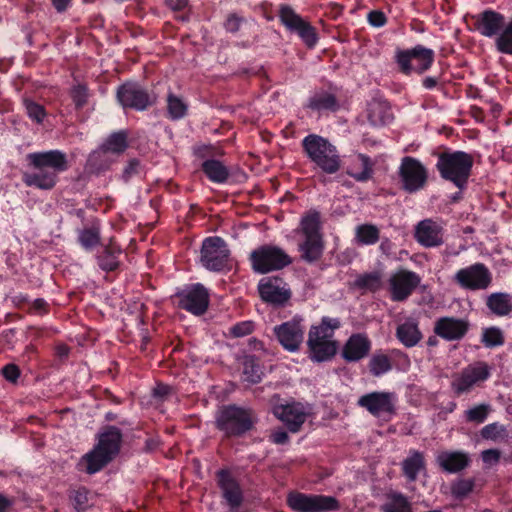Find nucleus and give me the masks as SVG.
<instances>
[{
  "mask_svg": "<svg viewBox=\"0 0 512 512\" xmlns=\"http://www.w3.org/2000/svg\"><path fill=\"white\" fill-rule=\"evenodd\" d=\"M368 368L373 376H382L392 369L391 359L381 351L375 352L369 360Z\"/></svg>",
  "mask_w": 512,
  "mask_h": 512,
  "instance_id": "a18cd8bd",
  "label": "nucleus"
},
{
  "mask_svg": "<svg viewBox=\"0 0 512 512\" xmlns=\"http://www.w3.org/2000/svg\"><path fill=\"white\" fill-rule=\"evenodd\" d=\"M217 486L221 490L222 498L229 506V512H239L243 504L244 494L239 481L228 469H220L216 472Z\"/></svg>",
  "mask_w": 512,
  "mask_h": 512,
  "instance_id": "4468645a",
  "label": "nucleus"
},
{
  "mask_svg": "<svg viewBox=\"0 0 512 512\" xmlns=\"http://www.w3.org/2000/svg\"><path fill=\"white\" fill-rule=\"evenodd\" d=\"M27 160L38 171L25 172L22 180L26 186L42 190L52 189L58 181V174L69 167L66 153L60 150L30 153Z\"/></svg>",
  "mask_w": 512,
  "mask_h": 512,
  "instance_id": "f257e3e1",
  "label": "nucleus"
},
{
  "mask_svg": "<svg viewBox=\"0 0 512 512\" xmlns=\"http://www.w3.org/2000/svg\"><path fill=\"white\" fill-rule=\"evenodd\" d=\"M273 414L292 433L298 432L307 419L305 408L299 402L276 405Z\"/></svg>",
  "mask_w": 512,
  "mask_h": 512,
  "instance_id": "412c9836",
  "label": "nucleus"
},
{
  "mask_svg": "<svg viewBox=\"0 0 512 512\" xmlns=\"http://www.w3.org/2000/svg\"><path fill=\"white\" fill-rule=\"evenodd\" d=\"M473 30L487 38H496L499 32L504 28L506 17L491 8L473 15Z\"/></svg>",
  "mask_w": 512,
  "mask_h": 512,
  "instance_id": "aec40b11",
  "label": "nucleus"
},
{
  "mask_svg": "<svg viewBox=\"0 0 512 512\" xmlns=\"http://www.w3.org/2000/svg\"><path fill=\"white\" fill-rule=\"evenodd\" d=\"M475 486L474 479H457L451 484V494L457 500L465 499Z\"/></svg>",
  "mask_w": 512,
  "mask_h": 512,
  "instance_id": "603ef678",
  "label": "nucleus"
},
{
  "mask_svg": "<svg viewBox=\"0 0 512 512\" xmlns=\"http://www.w3.org/2000/svg\"><path fill=\"white\" fill-rule=\"evenodd\" d=\"M480 435L484 440H491L497 442L504 440L508 437V430L505 425L499 422H493L485 425L480 430Z\"/></svg>",
  "mask_w": 512,
  "mask_h": 512,
  "instance_id": "3c124183",
  "label": "nucleus"
},
{
  "mask_svg": "<svg viewBox=\"0 0 512 512\" xmlns=\"http://www.w3.org/2000/svg\"><path fill=\"white\" fill-rule=\"evenodd\" d=\"M401 470L408 482H415L420 473H426L424 454L417 450H410L409 456L401 463Z\"/></svg>",
  "mask_w": 512,
  "mask_h": 512,
  "instance_id": "c756f323",
  "label": "nucleus"
},
{
  "mask_svg": "<svg viewBox=\"0 0 512 512\" xmlns=\"http://www.w3.org/2000/svg\"><path fill=\"white\" fill-rule=\"evenodd\" d=\"M172 300L178 308L201 316L208 310L210 293L202 283H191L178 288Z\"/></svg>",
  "mask_w": 512,
  "mask_h": 512,
  "instance_id": "0eeeda50",
  "label": "nucleus"
},
{
  "mask_svg": "<svg viewBox=\"0 0 512 512\" xmlns=\"http://www.w3.org/2000/svg\"><path fill=\"white\" fill-rule=\"evenodd\" d=\"M273 331L282 347L289 352L297 351L304 340L305 327L297 316L275 326Z\"/></svg>",
  "mask_w": 512,
  "mask_h": 512,
  "instance_id": "f3484780",
  "label": "nucleus"
},
{
  "mask_svg": "<svg viewBox=\"0 0 512 512\" xmlns=\"http://www.w3.org/2000/svg\"><path fill=\"white\" fill-rule=\"evenodd\" d=\"M201 171L212 183L223 184L230 177V171L223 162L217 159H206L201 164Z\"/></svg>",
  "mask_w": 512,
  "mask_h": 512,
  "instance_id": "2f4dec72",
  "label": "nucleus"
},
{
  "mask_svg": "<svg viewBox=\"0 0 512 512\" xmlns=\"http://www.w3.org/2000/svg\"><path fill=\"white\" fill-rule=\"evenodd\" d=\"M442 228L435 221L425 219L420 221L415 229V238L425 247H436L442 244Z\"/></svg>",
  "mask_w": 512,
  "mask_h": 512,
  "instance_id": "cd10ccee",
  "label": "nucleus"
},
{
  "mask_svg": "<svg viewBox=\"0 0 512 512\" xmlns=\"http://www.w3.org/2000/svg\"><path fill=\"white\" fill-rule=\"evenodd\" d=\"M496 50L505 55H512V18L495 38Z\"/></svg>",
  "mask_w": 512,
  "mask_h": 512,
  "instance_id": "de8ad7c7",
  "label": "nucleus"
},
{
  "mask_svg": "<svg viewBox=\"0 0 512 512\" xmlns=\"http://www.w3.org/2000/svg\"><path fill=\"white\" fill-rule=\"evenodd\" d=\"M69 354L70 347L68 345L60 343L55 346V356L58 357L61 361L66 360Z\"/></svg>",
  "mask_w": 512,
  "mask_h": 512,
  "instance_id": "774afa93",
  "label": "nucleus"
},
{
  "mask_svg": "<svg viewBox=\"0 0 512 512\" xmlns=\"http://www.w3.org/2000/svg\"><path fill=\"white\" fill-rule=\"evenodd\" d=\"M167 118L172 121L183 119L188 113V104L180 97L169 91L166 97Z\"/></svg>",
  "mask_w": 512,
  "mask_h": 512,
  "instance_id": "58836bf2",
  "label": "nucleus"
},
{
  "mask_svg": "<svg viewBox=\"0 0 512 512\" xmlns=\"http://www.w3.org/2000/svg\"><path fill=\"white\" fill-rule=\"evenodd\" d=\"M367 21L371 26L380 28L387 23V17L381 10H372L367 15Z\"/></svg>",
  "mask_w": 512,
  "mask_h": 512,
  "instance_id": "680f3d73",
  "label": "nucleus"
},
{
  "mask_svg": "<svg viewBox=\"0 0 512 512\" xmlns=\"http://www.w3.org/2000/svg\"><path fill=\"white\" fill-rule=\"evenodd\" d=\"M396 395L393 392L374 391L362 395L358 399V405L365 408L371 415H393L396 412Z\"/></svg>",
  "mask_w": 512,
  "mask_h": 512,
  "instance_id": "dca6fc26",
  "label": "nucleus"
},
{
  "mask_svg": "<svg viewBox=\"0 0 512 512\" xmlns=\"http://www.w3.org/2000/svg\"><path fill=\"white\" fill-rule=\"evenodd\" d=\"M22 104L29 119L36 124H42L47 116L45 107L29 97L22 98Z\"/></svg>",
  "mask_w": 512,
  "mask_h": 512,
  "instance_id": "8fccbe9b",
  "label": "nucleus"
},
{
  "mask_svg": "<svg viewBox=\"0 0 512 512\" xmlns=\"http://www.w3.org/2000/svg\"><path fill=\"white\" fill-rule=\"evenodd\" d=\"M245 21V18L238 15L237 13H230L227 15L223 26L227 32L234 34L240 30L242 24L245 23Z\"/></svg>",
  "mask_w": 512,
  "mask_h": 512,
  "instance_id": "bf43d9fd",
  "label": "nucleus"
},
{
  "mask_svg": "<svg viewBox=\"0 0 512 512\" xmlns=\"http://www.w3.org/2000/svg\"><path fill=\"white\" fill-rule=\"evenodd\" d=\"M481 457L484 463L493 464L499 462L501 452L498 449H487L482 452Z\"/></svg>",
  "mask_w": 512,
  "mask_h": 512,
  "instance_id": "69168bd1",
  "label": "nucleus"
},
{
  "mask_svg": "<svg viewBox=\"0 0 512 512\" xmlns=\"http://www.w3.org/2000/svg\"><path fill=\"white\" fill-rule=\"evenodd\" d=\"M492 412V406L488 403L474 405L463 412V421L468 424L481 425Z\"/></svg>",
  "mask_w": 512,
  "mask_h": 512,
  "instance_id": "79ce46f5",
  "label": "nucleus"
},
{
  "mask_svg": "<svg viewBox=\"0 0 512 512\" xmlns=\"http://www.w3.org/2000/svg\"><path fill=\"white\" fill-rule=\"evenodd\" d=\"M375 161L366 154L358 153L351 158L346 169V174L355 181L365 183L372 179L374 175Z\"/></svg>",
  "mask_w": 512,
  "mask_h": 512,
  "instance_id": "bb28decb",
  "label": "nucleus"
},
{
  "mask_svg": "<svg viewBox=\"0 0 512 512\" xmlns=\"http://www.w3.org/2000/svg\"><path fill=\"white\" fill-rule=\"evenodd\" d=\"M306 107L317 112H335L339 108V103L334 94L321 91L315 93L308 99Z\"/></svg>",
  "mask_w": 512,
  "mask_h": 512,
  "instance_id": "c9c22d12",
  "label": "nucleus"
},
{
  "mask_svg": "<svg viewBox=\"0 0 512 512\" xmlns=\"http://www.w3.org/2000/svg\"><path fill=\"white\" fill-rule=\"evenodd\" d=\"M355 238L361 245H374L380 239V230L374 224H361L356 227Z\"/></svg>",
  "mask_w": 512,
  "mask_h": 512,
  "instance_id": "c03bdc74",
  "label": "nucleus"
},
{
  "mask_svg": "<svg viewBox=\"0 0 512 512\" xmlns=\"http://www.w3.org/2000/svg\"><path fill=\"white\" fill-rule=\"evenodd\" d=\"M255 329V323L251 320L240 321L229 328L232 337L240 338L250 335Z\"/></svg>",
  "mask_w": 512,
  "mask_h": 512,
  "instance_id": "6e6d98bb",
  "label": "nucleus"
},
{
  "mask_svg": "<svg viewBox=\"0 0 512 512\" xmlns=\"http://www.w3.org/2000/svg\"><path fill=\"white\" fill-rule=\"evenodd\" d=\"M400 189L408 194H414L424 189L428 182V170L420 160L405 156L398 168Z\"/></svg>",
  "mask_w": 512,
  "mask_h": 512,
  "instance_id": "f8f14e48",
  "label": "nucleus"
},
{
  "mask_svg": "<svg viewBox=\"0 0 512 512\" xmlns=\"http://www.w3.org/2000/svg\"><path fill=\"white\" fill-rule=\"evenodd\" d=\"M116 98L123 109L145 111L156 105L158 96L138 82L127 81L118 86Z\"/></svg>",
  "mask_w": 512,
  "mask_h": 512,
  "instance_id": "1a4fd4ad",
  "label": "nucleus"
},
{
  "mask_svg": "<svg viewBox=\"0 0 512 512\" xmlns=\"http://www.w3.org/2000/svg\"><path fill=\"white\" fill-rule=\"evenodd\" d=\"M298 249L303 261L310 264L317 262L324 251L323 236H304L303 241L298 244Z\"/></svg>",
  "mask_w": 512,
  "mask_h": 512,
  "instance_id": "7c9ffc66",
  "label": "nucleus"
},
{
  "mask_svg": "<svg viewBox=\"0 0 512 512\" xmlns=\"http://www.w3.org/2000/svg\"><path fill=\"white\" fill-rule=\"evenodd\" d=\"M263 370L259 358L255 355H246L243 360V379L250 384L261 382Z\"/></svg>",
  "mask_w": 512,
  "mask_h": 512,
  "instance_id": "a19ab883",
  "label": "nucleus"
},
{
  "mask_svg": "<svg viewBox=\"0 0 512 512\" xmlns=\"http://www.w3.org/2000/svg\"><path fill=\"white\" fill-rule=\"evenodd\" d=\"M70 96L76 110H81L86 106L88 102L89 89L85 84L74 85L70 90Z\"/></svg>",
  "mask_w": 512,
  "mask_h": 512,
  "instance_id": "864d4df0",
  "label": "nucleus"
},
{
  "mask_svg": "<svg viewBox=\"0 0 512 512\" xmlns=\"http://www.w3.org/2000/svg\"><path fill=\"white\" fill-rule=\"evenodd\" d=\"M50 304L44 298H37L31 301L26 313L35 316H45L50 313Z\"/></svg>",
  "mask_w": 512,
  "mask_h": 512,
  "instance_id": "4d7b16f0",
  "label": "nucleus"
},
{
  "mask_svg": "<svg viewBox=\"0 0 512 512\" xmlns=\"http://www.w3.org/2000/svg\"><path fill=\"white\" fill-rule=\"evenodd\" d=\"M436 462L442 471L450 474L459 473L471 464L470 455L461 450L442 451L436 457Z\"/></svg>",
  "mask_w": 512,
  "mask_h": 512,
  "instance_id": "a878e982",
  "label": "nucleus"
},
{
  "mask_svg": "<svg viewBox=\"0 0 512 512\" xmlns=\"http://www.w3.org/2000/svg\"><path fill=\"white\" fill-rule=\"evenodd\" d=\"M249 260L253 271L260 274L281 270L292 263L291 257L282 248L268 244L254 249Z\"/></svg>",
  "mask_w": 512,
  "mask_h": 512,
  "instance_id": "9b49d317",
  "label": "nucleus"
},
{
  "mask_svg": "<svg viewBox=\"0 0 512 512\" xmlns=\"http://www.w3.org/2000/svg\"><path fill=\"white\" fill-rule=\"evenodd\" d=\"M354 287L364 291L376 292L382 287V275L379 271L360 274L354 281Z\"/></svg>",
  "mask_w": 512,
  "mask_h": 512,
  "instance_id": "37998d69",
  "label": "nucleus"
},
{
  "mask_svg": "<svg viewBox=\"0 0 512 512\" xmlns=\"http://www.w3.org/2000/svg\"><path fill=\"white\" fill-rule=\"evenodd\" d=\"M505 342V336L503 331L496 326L483 328L481 335V343L486 348H495L502 346Z\"/></svg>",
  "mask_w": 512,
  "mask_h": 512,
  "instance_id": "09e8293b",
  "label": "nucleus"
},
{
  "mask_svg": "<svg viewBox=\"0 0 512 512\" xmlns=\"http://www.w3.org/2000/svg\"><path fill=\"white\" fill-rule=\"evenodd\" d=\"M396 337L405 347L411 348L416 346L423 336L418 324L413 320H407L398 325Z\"/></svg>",
  "mask_w": 512,
  "mask_h": 512,
  "instance_id": "72a5a7b5",
  "label": "nucleus"
},
{
  "mask_svg": "<svg viewBox=\"0 0 512 512\" xmlns=\"http://www.w3.org/2000/svg\"><path fill=\"white\" fill-rule=\"evenodd\" d=\"M486 306L495 316H508L512 312V297L506 292L491 293L486 298Z\"/></svg>",
  "mask_w": 512,
  "mask_h": 512,
  "instance_id": "473e14b6",
  "label": "nucleus"
},
{
  "mask_svg": "<svg viewBox=\"0 0 512 512\" xmlns=\"http://www.w3.org/2000/svg\"><path fill=\"white\" fill-rule=\"evenodd\" d=\"M278 18L286 31L297 35L307 48L312 49L316 46L319 40L317 29L290 5H279Z\"/></svg>",
  "mask_w": 512,
  "mask_h": 512,
  "instance_id": "6e6552de",
  "label": "nucleus"
},
{
  "mask_svg": "<svg viewBox=\"0 0 512 512\" xmlns=\"http://www.w3.org/2000/svg\"><path fill=\"white\" fill-rule=\"evenodd\" d=\"M420 276L413 271L400 269L389 279L391 299L396 302L405 301L420 284Z\"/></svg>",
  "mask_w": 512,
  "mask_h": 512,
  "instance_id": "6ab92c4d",
  "label": "nucleus"
},
{
  "mask_svg": "<svg viewBox=\"0 0 512 512\" xmlns=\"http://www.w3.org/2000/svg\"><path fill=\"white\" fill-rule=\"evenodd\" d=\"M371 347L372 343L367 335L352 334L345 342L341 356L346 362H358L369 355Z\"/></svg>",
  "mask_w": 512,
  "mask_h": 512,
  "instance_id": "393cba45",
  "label": "nucleus"
},
{
  "mask_svg": "<svg viewBox=\"0 0 512 512\" xmlns=\"http://www.w3.org/2000/svg\"><path fill=\"white\" fill-rule=\"evenodd\" d=\"M287 506L294 512H335L341 507L334 496L323 494H306L291 491L287 494Z\"/></svg>",
  "mask_w": 512,
  "mask_h": 512,
  "instance_id": "9d476101",
  "label": "nucleus"
},
{
  "mask_svg": "<svg viewBox=\"0 0 512 512\" xmlns=\"http://www.w3.org/2000/svg\"><path fill=\"white\" fill-rule=\"evenodd\" d=\"M301 232L303 236H322L321 214L315 209H310L301 218Z\"/></svg>",
  "mask_w": 512,
  "mask_h": 512,
  "instance_id": "ea45409f",
  "label": "nucleus"
},
{
  "mask_svg": "<svg viewBox=\"0 0 512 512\" xmlns=\"http://www.w3.org/2000/svg\"><path fill=\"white\" fill-rule=\"evenodd\" d=\"M489 377V366L484 362H479L477 365H469L461 373L455 375L451 382V388L457 396H460L470 392L477 383L486 381Z\"/></svg>",
  "mask_w": 512,
  "mask_h": 512,
  "instance_id": "2eb2a0df",
  "label": "nucleus"
},
{
  "mask_svg": "<svg viewBox=\"0 0 512 512\" xmlns=\"http://www.w3.org/2000/svg\"><path fill=\"white\" fill-rule=\"evenodd\" d=\"M1 374L7 382L15 385L21 376V370L18 365L8 363L2 367Z\"/></svg>",
  "mask_w": 512,
  "mask_h": 512,
  "instance_id": "13d9d810",
  "label": "nucleus"
},
{
  "mask_svg": "<svg viewBox=\"0 0 512 512\" xmlns=\"http://www.w3.org/2000/svg\"><path fill=\"white\" fill-rule=\"evenodd\" d=\"M454 281L466 290H485L492 283V274L485 264L477 262L459 269L454 275Z\"/></svg>",
  "mask_w": 512,
  "mask_h": 512,
  "instance_id": "ddd939ff",
  "label": "nucleus"
},
{
  "mask_svg": "<svg viewBox=\"0 0 512 512\" xmlns=\"http://www.w3.org/2000/svg\"><path fill=\"white\" fill-rule=\"evenodd\" d=\"M89 491L86 487H79L71 496L74 508L78 512H84L89 507Z\"/></svg>",
  "mask_w": 512,
  "mask_h": 512,
  "instance_id": "5fc2aeb1",
  "label": "nucleus"
},
{
  "mask_svg": "<svg viewBox=\"0 0 512 512\" xmlns=\"http://www.w3.org/2000/svg\"><path fill=\"white\" fill-rule=\"evenodd\" d=\"M394 61L398 71L405 76H411L412 74L423 75L433 66L435 52L431 48L417 44L411 48L397 49Z\"/></svg>",
  "mask_w": 512,
  "mask_h": 512,
  "instance_id": "39448f33",
  "label": "nucleus"
},
{
  "mask_svg": "<svg viewBox=\"0 0 512 512\" xmlns=\"http://www.w3.org/2000/svg\"><path fill=\"white\" fill-rule=\"evenodd\" d=\"M128 137L127 130L112 132L101 144L100 149L104 153L122 154L129 147Z\"/></svg>",
  "mask_w": 512,
  "mask_h": 512,
  "instance_id": "f704fd0d",
  "label": "nucleus"
},
{
  "mask_svg": "<svg viewBox=\"0 0 512 512\" xmlns=\"http://www.w3.org/2000/svg\"><path fill=\"white\" fill-rule=\"evenodd\" d=\"M307 345L309 358L314 362H325L332 359L337 352V342L320 339L317 329H310Z\"/></svg>",
  "mask_w": 512,
  "mask_h": 512,
  "instance_id": "4be33fe9",
  "label": "nucleus"
},
{
  "mask_svg": "<svg viewBox=\"0 0 512 512\" xmlns=\"http://www.w3.org/2000/svg\"><path fill=\"white\" fill-rule=\"evenodd\" d=\"M122 441V431L116 426L106 425L98 433L95 446L111 459H114L121 450Z\"/></svg>",
  "mask_w": 512,
  "mask_h": 512,
  "instance_id": "5701e85b",
  "label": "nucleus"
},
{
  "mask_svg": "<svg viewBox=\"0 0 512 512\" xmlns=\"http://www.w3.org/2000/svg\"><path fill=\"white\" fill-rule=\"evenodd\" d=\"M112 460L113 459H111V457L107 456L105 453L98 450L96 446H94L90 452L86 453L82 457L81 461L86 464V473L92 475L101 471Z\"/></svg>",
  "mask_w": 512,
  "mask_h": 512,
  "instance_id": "4c0bfd02",
  "label": "nucleus"
},
{
  "mask_svg": "<svg viewBox=\"0 0 512 512\" xmlns=\"http://www.w3.org/2000/svg\"><path fill=\"white\" fill-rule=\"evenodd\" d=\"M271 442L277 445H284L289 442V436L283 429L275 430L270 436Z\"/></svg>",
  "mask_w": 512,
  "mask_h": 512,
  "instance_id": "338daca9",
  "label": "nucleus"
},
{
  "mask_svg": "<svg viewBox=\"0 0 512 512\" xmlns=\"http://www.w3.org/2000/svg\"><path fill=\"white\" fill-rule=\"evenodd\" d=\"M436 169L440 177L456 188L465 190L472 175L473 156L465 151L446 148L436 154Z\"/></svg>",
  "mask_w": 512,
  "mask_h": 512,
  "instance_id": "f03ea898",
  "label": "nucleus"
},
{
  "mask_svg": "<svg viewBox=\"0 0 512 512\" xmlns=\"http://www.w3.org/2000/svg\"><path fill=\"white\" fill-rule=\"evenodd\" d=\"M100 240V230L95 226L84 228L78 233V243L87 252L99 246Z\"/></svg>",
  "mask_w": 512,
  "mask_h": 512,
  "instance_id": "49530a36",
  "label": "nucleus"
},
{
  "mask_svg": "<svg viewBox=\"0 0 512 512\" xmlns=\"http://www.w3.org/2000/svg\"><path fill=\"white\" fill-rule=\"evenodd\" d=\"M31 301L32 300L30 299L29 295L25 293H17L12 296V302L14 305L17 308L24 310L25 312L27 307L30 306Z\"/></svg>",
  "mask_w": 512,
  "mask_h": 512,
  "instance_id": "0e129e2a",
  "label": "nucleus"
},
{
  "mask_svg": "<svg viewBox=\"0 0 512 512\" xmlns=\"http://www.w3.org/2000/svg\"><path fill=\"white\" fill-rule=\"evenodd\" d=\"M258 291L261 299L274 306H283L291 298L288 284L280 277H267L260 280Z\"/></svg>",
  "mask_w": 512,
  "mask_h": 512,
  "instance_id": "a211bd4d",
  "label": "nucleus"
},
{
  "mask_svg": "<svg viewBox=\"0 0 512 512\" xmlns=\"http://www.w3.org/2000/svg\"><path fill=\"white\" fill-rule=\"evenodd\" d=\"M258 419L251 408L228 404L216 415V428L226 438H241L255 428Z\"/></svg>",
  "mask_w": 512,
  "mask_h": 512,
  "instance_id": "7ed1b4c3",
  "label": "nucleus"
},
{
  "mask_svg": "<svg viewBox=\"0 0 512 512\" xmlns=\"http://www.w3.org/2000/svg\"><path fill=\"white\" fill-rule=\"evenodd\" d=\"M386 498L387 501L380 506L381 512H413L412 504L405 494L390 491Z\"/></svg>",
  "mask_w": 512,
  "mask_h": 512,
  "instance_id": "e433bc0d",
  "label": "nucleus"
},
{
  "mask_svg": "<svg viewBox=\"0 0 512 512\" xmlns=\"http://www.w3.org/2000/svg\"><path fill=\"white\" fill-rule=\"evenodd\" d=\"M306 156L326 174H335L341 168L339 151L327 138L308 134L301 141Z\"/></svg>",
  "mask_w": 512,
  "mask_h": 512,
  "instance_id": "20e7f679",
  "label": "nucleus"
},
{
  "mask_svg": "<svg viewBox=\"0 0 512 512\" xmlns=\"http://www.w3.org/2000/svg\"><path fill=\"white\" fill-rule=\"evenodd\" d=\"M469 329L466 320L454 317H442L435 322L434 333L447 341L462 339Z\"/></svg>",
  "mask_w": 512,
  "mask_h": 512,
  "instance_id": "b1692460",
  "label": "nucleus"
},
{
  "mask_svg": "<svg viewBox=\"0 0 512 512\" xmlns=\"http://www.w3.org/2000/svg\"><path fill=\"white\" fill-rule=\"evenodd\" d=\"M341 327V321L339 318H331L328 316H324L321 319V323L318 326H312L310 329H325L326 331L332 332L334 335V331ZM320 331H318L319 333Z\"/></svg>",
  "mask_w": 512,
  "mask_h": 512,
  "instance_id": "052dcab7",
  "label": "nucleus"
},
{
  "mask_svg": "<svg viewBox=\"0 0 512 512\" xmlns=\"http://www.w3.org/2000/svg\"><path fill=\"white\" fill-rule=\"evenodd\" d=\"M199 263L208 271L223 272L231 269V251L219 236H209L202 241Z\"/></svg>",
  "mask_w": 512,
  "mask_h": 512,
  "instance_id": "423d86ee",
  "label": "nucleus"
},
{
  "mask_svg": "<svg viewBox=\"0 0 512 512\" xmlns=\"http://www.w3.org/2000/svg\"><path fill=\"white\" fill-rule=\"evenodd\" d=\"M122 248L113 239L106 245H101L96 254L99 268L105 272H113L120 266Z\"/></svg>",
  "mask_w": 512,
  "mask_h": 512,
  "instance_id": "c85d7f7f",
  "label": "nucleus"
},
{
  "mask_svg": "<svg viewBox=\"0 0 512 512\" xmlns=\"http://www.w3.org/2000/svg\"><path fill=\"white\" fill-rule=\"evenodd\" d=\"M140 162L138 159H131L123 170V178L125 181L131 179L134 175L138 174Z\"/></svg>",
  "mask_w": 512,
  "mask_h": 512,
  "instance_id": "e2e57ef3",
  "label": "nucleus"
}]
</instances>
